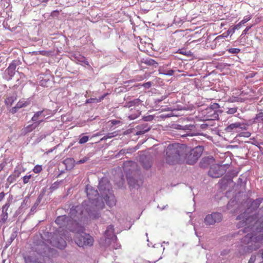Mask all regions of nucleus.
Segmentation results:
<instances>
[{"label": "nucleus", "instance_id": "f257e3e1", "mask_svg": "<svg viewBox=\"0 0 263 263\" xmlns=\"http://www.w3.org/2000/svg\"><path fill=\"white\" fill-rule=\"evenodd\" d=\"M87 195L89 200L84 201L82 205L72 207L69 212V216L62 215L56 219L55 222L60 229L65 228L70 231H76L79 223L77 221L83 218L96 219L99 217L98 211L104 208L103 201H99L98 191L87 189Z\"/></svg>", "mask_w": 263, "mask_h": 263}, {"label": "nucleus", "instance_id": "f03ea898", "mask_svg": "<svg viewBox=\"0 0 263 263\" xmlns=\"http://www.w3.org/2000/svg\"><path fill=\"white\" fill-rule=\"evenodd\" d=\"M87 195L89 200L84 201L82 205L72 207L69 212V216L62 215L56 219L55 222L60 229L65 228L70 231H76L79 223L77 221L83 218L96 219L99 217L98 211L104 208L103 201H99L98 191L87 189Z\"/></svg>", "mask_w": 263, "mask_h": 263}, {"label": "nucleus", "instance_id": "7ed1b4c3", "mask_svg": "<svg viewBox=\"0 0 263 263\" xmlns=\"http://www.w3.org/2000/svg\"><path fill=\"white\" fill-rule=\"evenodd\" d=\"M187 147L179 143L169 144L166 149L165 161L171 165L180 163L184 161Z\"/></svg>", "mask_w": 263, "mask_h": 263}, {"label": "nucleus", "instance_id": "20e7f679", "mask_svg": "<svg viewBox=\"0 0 263 263\" xmlns=\"http://www.w3.org/2000/svg\"><path fill=\"white\" fill-rule=\"evenodd\" d=\"M77 230L73 232H76L75 242L80 247L91 246L93 243V238L89 234L83 232L84 228L79 225L76 228Z\"/></svg>", "mask_w": 263, "mask_h": 263}, {"label": "nucleus", "instance_id": "39448f33", "mask_svg": "<svg viewBox=\"0 0 263 263\" xmlns=\"http://www.w3.org/2000/svg\"><path fill=\"white\" fill-rule=\"evenodd\" d=\"M66 233H67V231H60V232L58 233H54L50 240L49 243L53 246L63 249L66 246V242L65 240L66 239Z\"/></svg>", "mask_w": 263, "mask_h": 263}, {"label": "nucleus", "instance_id": "423d86ee", "mask_svg": "<svg viewBox=\"0 0 263 263\" xmlns=\"http://www.w3.org/2000/svg\"><path fill=\"white\" fill-rule=\"evenodd\" d=\"M222 216L218 212L212 213L208 215L204 218V222L207 225H213L216 222H219L222 220Z\"/></svg>", "mask_w": 263, "mask_h": 263}, {"label": "nucleus", "instance_id": "0eeeda50", "mask_svg": "<svg viewBox=\"0 0 263 263\" xmlns=\"http://www.w3.org/2000/svg\"><path fill=\"white\" fill-rule=\"evenodd\" d=\"M224 173L223 167L218 164L213 165L210 168L208 174L213 178H219Z\"/></svg>", "mask_w": 263, "mask_h": 263}, {"label": "nucleus", "instance_id": "6e6552de", "mask_svg": "<svg viewBox=\"0 0 263 263\" xmlns=\"http://www.w3.org/2000/svg\"><path fill=\"white\" fill-rule=\"evenodd\" d=\"M245 128L246 127L243 124H242L240 122H236L232 123L229 126H228L225 128V131L226 133L234 134L235 133L239 132L240 131V129L242 130Z\"/></svg>", "mask_w": 263, "mask_h": 263}, {"label": "nucleus", "instance_id": "1a4fd4ad", "mask_svg": "<svg viewBox=\"0 0 263 263\" xmlns=\"http://www.w3.org/2000/svg\"><path fill=\"white\" fill-rule=\"evenodd\" d=\"M29 104L30 102L28 101L20 100L15 106L9 109V112L12 114H14L17 111L18 109L27 107Z\"/></svg>", "mask_w": 263, "mask_h": 263}, {"label": "nucleus", "instance_id": "9d476101", "mask_svg": "<svg viewBox=\"0 0 263 263\" xmlns=\"http://www.w3.org/2000/svg\"><path fill=\"white\" fill-rule=\"evenodd\" d=\"M16 65L14 62L11 63L6 70L7 73L9 76L8 80H11L15 73Z\"/></svg>", "mask_w": 263, "mask_h": 263}, {"label": "nucleus", "instance_id": "9b49d317", "mask_svg": "<svg viewBox=\"0 0 263 263\" xmlns=\"http://www.w3.org/2000/svg\"><path fill=\"white\" fill-rule=\"evenodd\" d=\"M203 151V147L201 146H198L192 149L190 152L197 160L201 156Z\"/></svg>", "mask_w": 263, "mask_h": 263}, {"label": "nucleus", "instance_id": "f8f14e48", "mask_svg": "<svg viewBox=\"0 0 263 263\" xmlns=\"http://www.w3.org/2000/svg\"><path fill=\"white\" fill-rule=\"evenodd\" d=\"M185 153H186V152ZM184 160H185L186 163L193 165L198 160L196 159L192 155V153L190 152L189 154L185 153Z\"/></svg>", "mask_w": 263, "mask_h": 263}, {"label": "nucleus", "instance_id": "ddd939ff", "mask_svg": "<svg viewBox=\"0 0 263 263\" xmlns=\"http://www.w3.org/2000/svg\"><path fill=\"white\" fill-rule=\"evenodd\" d=\"M104 236L107 239L111 238L115 236L114 229L112 225H109L107 227V229L104 232Z\"/></svg>", "mask_w": 263, "mask_h": 263}, {"label": "nucleus", "instance_id": "4468645a", "mask_svg": "<svg viewBox=\"0 0 263 263\" xmlns=\"http://www.w3.org/2000/svg\"><path fill=\"white\" fill-rule=\"evenodd\" d=\"M37 127V126L33 125V124H30L26 127H24L22 130V134L26 135L28 133L31 132L33 130L35 129Z\"/></svg>", "mask_w": 263, "mask_h": 263}, {"label": "nucleus", "instance_id": "2eb2a0df", "mask_svg": "<svg viewBox=\"0 0 263 263\" xmlns=\"http://www.w3.org/2000/svg\"><path fill=\"white\" fill-rule=\"evenodd\" d=\"M16 95L7 97L5 100V103L7 107L11 106L14 102L16 100Z\"/></svg>", "mask_w": 263, "mask_h": 263}, {"label": "nucleus", "instance_id": "dca6fc26", "mask_svg": "<svg viewBox=\"0 0 263 263\" xmlns=\"http://www.w3.org/2000/svg\"><path fill=\"white\" fill-rule=\"evenodd\" d=\"M46 111L45 109L41 111H38L34 113V115L31 118V120L34 122H36L41 117H45V115H44V112Z\"/></svg>", "mask_w": 263, "mask_h": 263}, {"label": "nucleus", "instance_id": "f3484780", "mask_svg": "<svg viewBox=\"0 0 263 263\" xmlns=\"http://www.w3.org/2000/svg\"><path fill=\"white\" fill-rule=\"evenodd\" d=\"M251 15H247L245 16L243 19L241 21H240L238 24H237L234 26L233 30L234 31L235 29H238L240 28L242 25L245 24L246 23L250 21L251 19Z\"/></svg>", "mask_w": 263, "mask_h": 263}, {"label": "nucleus", "instance_id": "a211bd4d", "mask_svg": "<svg viewBox=\"0 0 263 263\" xmlns=\"http://www.w3.org/2000/svg\"><path fill=\"white\" fill-rule=\"evenodd\" d=\"M141 102V101L139 99H136L126 103V106L128 108L132 107L133 106L137 107L139 106Z\"/></svg>", "mask_w": 263, "mask_h": 263}, {"label": "nucleus", "instance_id": "6ab92c4d", "mask_svg": "<svg viewBox=\"0 0 263 263\" xmlns=\"http://www.w3.org/2000/svg\"><path fill=\"white\" fill-rule=\"evenodd\" d=\"M104 199L106 201V203L109 206H111L114 205H115V197L114 196H109L108 195H106L104 196Z\"/></svg>", "mask_w": 263, "mask_h": 263}, {"label": "nucleus", "instance_id": "aec40b11", "mask_svg": "<svg viewBox=\"0 0 263 263\" xmlns=\"http://www.w3.org/2000/svg\"><path fill=\"white\" fill-rule=\"evenodd\" d=\"M139 128H141V130L137 131L136 133L137 135H140L142 134H144L146 132H148L150 130V127L148 126L147 125H142L139 127Z\"/></svg>", "mask_w": 263, "mask_h": 263}, {"label": "nucleus", "instance_id": "412c9836", "mask_svg": "<svg viewBox=\"0 0 263 263\" xmlns=\"http://www.w3.org/2000/svg\"><path fill=\"white\" fill-rule=\"evenodd\" d=\"M8 218V212H4L2 213L1 215V218H0V228L1 226L5 223Z\"/></svg>", "mask_w": 263, "mask_h": 263}, {"label": "nucleus", "instance_id": "4be33fe9", "mask_svg": "<svg viewBox=\"0 0 263 263\" xmlns=\"http://www.w3.org/2000/svg\"><path fill=\"white\" fill-rule=\"evenodd\" d=\"M262 199L261 198H257L256 200H253L251 206L253 209H256L259 207L260 203L262 202Z\"/></svg>", "mask_w": 263, "mask_h": 263}, {"label": "nucleus", "instance_id": "5701e85b", "mask_svg": "<svg viewBox=\"0 0 263 263\" xmlns=\"http://www.w3.org/2000/svg\"><path fill=\"white\" fill-rule=\"evenodd\" d=\"M230 34V31L228 30L227 32L223 33L222 34L218 35L215 39L216 41H220V40L224 39L227 37Z\"/></svg>", "mask_w": 263, "mask_h": 263}, {"label": "nucleus", "instance_id": "b1692460", "mask_svg": "<svg viewBox=\"0 0 263 263\" xmlns=\"http://www.w3.org/2000/svg\"><path fill=\"white\" fill-rule=\"evenodd\" d=\"M256 122H263V112H260L256 115L254 119Z\"/></svg>", "mask_w": 263, "mask_h": 263}, {"label": "nucleus", "instance_id": "393cba45", "mask_svg": "<svg viewBox=\"0 0 263 263\" xmlns=\"http://www.w3.org/2000/svg\"><path fill=\"white\" fill-rule=\"evenodd\" d=\"M252 238V236L251 234H248L242 238V242L246 244H248L251 241Z\"/></svg>", "mask_w": 263, "mask_h": 263}, {"label": "nucleus", "instance_id": "a878e982", "mask_svg": "<svg viewBox=\"0 0 263 263\" xmlns=\"http://www.w3.org/2000/svg\"><path fill=\"white\" fill-rule=\"evenodd\" d=\"M118 134L115 132L113 133H108L107 135H105L102 138V140H106L107 139L111 138L116 136H117Z\"/></svg>", "mask_w": 263, "mask_h": 263}, {"label": "nucleus", "instance_id": "bb28decb", "mask_svg": "<svg viewBox=\"0 0 263 263\" xmlns=\"http://www.w3.org/2000/svg\"><path fill=\"white\" fill-rule=\"evenodd\" d=\"M136 110V112L134 114L129 115L128 117L130 120H134L139 117L140 115V112L137 109Z\"/></svg>", "mask_w": 263, "mask_h": 263}, {"label": "nucleus", "instance_id": "cd10ccee", "mask_svg": "<svg viewBox=\"0 0 263 263\" xmlns=\"http://www.w3.org/2000/svg\"><path fill=\"white\" fill-rule=\"evenodd\" d=\"M10 205V200H8L7 202L2 207V213L7 212L8 209Z\"/></svg>", "mask_w": 263, "mask_h": 263}, {"label": "nucleus", "instance_id": "c85d7f7f", "mask_svg": "<svg viewBox=\"0 0 263 263\" xmlns=\"http://www.w3.org/2000/svg\"><path fill=\"white\" fill-rule=\"evenodd\" d=\"M42 170L43 168L42 165H36L34 167L33 171L34 173L37 174L40 173L42 171Z\"/></svg>", "mask_w": 263, "mask_h": 263}, {"label": "nucleus", "instance_id": "c756f323", "mask_svg": "<svg viewBox=\"0 0 263 263\" xmlns=\"http://www.w3.org/2000/svg\"><path fill=\"white\" fill-rule=\"evenodd\" d=\"M145 63L148 65H157L158 63L153 59H149L145 61Z\"/></svg>", "mask_w": 263, "mask_h": 263}, {"label": "nucleus", "instance_id": "7c9ffc66", "mask_svg": "<svg viewBox=\"0 0 263 263\" xmlns=\"http://www.w3.org/2000/svg\"><path fill=\"white\" fill-rule=\"evenodd\" d=\"M88 136H84L80 139L79 142L80 144H83L87 142L88 141Z\"/></svg>", "mask_w": 263, "mask_h": 263}, {"label": "nucleus", "instance_id": "2f4dec72", "mask_svg": "<svg viewBox=\"0 0 263 263\" xmlns=\"http://www.w3.org/2000/svg\"><path fill=\"white\" fill-rule=\"evenodd\" d=\"M228 51L230 53H238L240 52V49L239 48H230L228 49Z\"/></svg>", "mask_w": 263, "mask_h": 263}, {"label": "nucleus", "instance_id": "473e14b6", "mask_svg": "<svg viewBox=\"0 0 263 263\" xmlns=\"http://www.w3.org/2000/svg\"><path fill=\"white\" fill-rule=\"evenodd\" d=\"M142 165L144 168L147 170L151 167L152 164L150 161H147L145 163L143 162Z\"/></svg>", "mask_w": 263, "mask_h": 263}, {"label": "nucleus", "instance_id": "72a5a7b5", "mask_svg": "<svg viewBox=\"0 0 263 263\" xmlns=\"http://www.w3.org/2000/svg\"><path fill=\"white\" fill-rule=\"evenodd\" d=\"M31 177H32L31 175H26V176H24L23 177V181L24 184H26V183H28L29 179L31 178Z\"/></svg>", "mask_w": 263, "mask_h": 263}, {"label": "nucleus", "instance_id": "f704fd0d", "mask_svg": "<svg viewBox=\"0 0 263 263\" xmlns=\"http://www.w3.org/2000/svg\"><path fill=\"white\" fill-rule=\"evenodd\" d=\"M237 108L236 107L230 108H228L227 111V113L228 114H234L237 111Z\"/></svg>", "mask_w": 263, "mask_h": 263}, {"label": "nucleus", "instance_id": "c9c22d12", "mask_svg": "<svg viewBox=\"0 0 263 263\" xmlns=\"http://www.w3.org/2000/svg\"><path fill=\"white\" fill-rule=\"evenodd\" d=\"M61 11L56 10L51 12L50 16L52 17H58Z\"/></svg>", "mask_w": 263, "mask_h": 263}, {"label": "nucleus", "instance_id": "e433bc0d", "mask_svg": "<svg viewBox=\"0 0 263 263\" xmlns=\"http://www.w3.org/2000/svg\"><path fill=\"white\" fill-rule=\"evenodd\" d=\"M75 58L80 63H83V62H84V61L85 60V57L80 54L78 56L75 57Z\"/></svg>", "mask_w": 263, "mask_h": 263}, {"label": "nucleus", "instance_id": "4c0bfd02", "mask_svg": "<svg viewBox=\"0 0 263 263\" xmlns=\"http://www.w3.org/2000/svg\"><path fill=\"white\" fill-rule=\"evenodd\" d=\"M240 137H249L251 136V133L249 132H241L239 135Z\"/></svg>", "mask_w": 263, "mask_h": 263}, {"label": "nucleus", "instance_id": "58836bf2", "mask_svg": "<svg viewBox=\"0 0 263 263\" xmlns=\"http://www.w3.org/2000/svg\"><path fill=\"white\" fill-rule=\"evenodd\" d=\"M40 53L41 54H42L43 55L49 56L51 54V52L50 51L42 50V51H40Z\"/></svg>", "mask_w": 263, "mask_h": 263}, {"label": "nucleus", "instance_id": "ea45409f", "mask_svg": "<svg viewBox=\"0 0 263 263\" xmlns=\"http://www.w3.org/2000/svg\"><path fill=\"white\" fill-rule=\"evenodd\" d=\"M98 100V98H90L87 101V102L90 103H99L100 101H97Z\"/></svg>", "mask_w": 263, "mask_h": 263}, {"label": "nucleus", "instance_id": "a19ab883", "mask_svg": "<svg viewBox=\"0 0 263 263\" xmlns=\"http://www.w3.org/2000/svg\"><path fill=\"white\" fill-rule=\"evenodd\" d=\"M154 119L153 116H148L146 117H144L143 119L145 121H152Z\"/></svg>", "mask_w": 263, "mask_h": 263}, {"label": "nucleus", "instance_id": "79ce46f5", "mask_svg": "<svg viewBox=\"0 0 263 263\" xmlns=\"http://www.w3.org/2000/svg\"><path fill=\"white\" fill-rule=\"evenodd\" d=\"M193 127H194V126L193 125L190 124L189 125H185L182 129H184V130H186V129L191 130V129H192V128Z\"/></svg>", "mask_w": 263, "mask_h": 263}, {"label": "nucleus", "instance_id": "37998d69", "mask_svg": "<svg viewBox=\"0 0 263 263\" xmlns=\"http://www.w3.org/2000/svg\"><path fill=\"white\" fill-rule=\"evenodd\" d=\"M256 259V256H251L248 263H254Z\"/></svg>", "mask_w": 263, "mask_h": 263}, {"label": "nucleus", "instance_id": "c03bdc74", "mask_svg": "<svg viewBox=\"0 0 263 263\" xmlns=\"http://www.w3.org/2000/svg\"><path fill=\"white\" fill-rule=\"evenodd\" d=\"M151 82H148L142 84V86L145 88H149L151 86Z\"/></svg>", "mask_w": 263, "mask_h": 263}, {"label": "nucleus", "instance_id": "a18cd8bd", "mask_svg": "<svg viewBox=\"0 0 263 263\" xmlns=\"http://www.w3.org/2000/svg\"><path fill=\"white\" fill-rule=\"evenodd\" d=\"M6 164L7 163L6 162H3L0 164V172L4 169Z\"/></svg>", "mask_w": 263, "mask_h": 263}, {"label": "nucleus", "instance_id": "49530a36", "mask_svg": "<svg viewBox=\"0 0 263 263\" xmlns=\"http://www.w3.org/2000/svg\"><path fill=\"white\" fill-rule=\"evenodd\" d=\"M128 184L130 186H133L134 187H136V184L134 183H133V179H128Z\"/></svg>", "mask_w": 263, "mask_h": 263}, {"label": "nucleus", "instance_id": "de8ad7c7", "mask_svg": "<svg viewBox=\"0 0 263 263\" xmlns=\"http://www.w3.org/2000/svg\"><path fill=\"white\" fill-rule=\"evenodd\" d=\"M108 95V93H105L104 95H103V96H102L101 97H99V98H98V100H97V101H100V102H101V101L102 100H103L105 98V97L106 96H107Z\"/></svg>", "mask_w": 263, "mask_h": 263}, {"label": "nucleus", "instance_id": "09e8293b", "mask_svg": "<svg viewBox=\"0 0 263 263\" xmlns=\"http://www.w3.org/2000/svg\"><path fill=\"white\" fill-rule=\"evenodd\" d=\"M15 180V178L13 176H9L8 178H7L8 181L10 182V183L12 182Z\"/></svg>", "mask_w": 263, "mask_h": 263}, {"label": "nucleus", "instance_id": "8fccbe9b", "mask_svg": "<svg viewBox=\"0 0 263 263\" xmlns=\"http://www.w3.org/2000/svg\"><path fill=\"white\" fill-rule=\"evenodd\" d=\"M252 26L248 27H247L242 32V33L241 35H245L248 32V31L249 30V29L251 28Z\"/></svg>", "mask_w": 263, "mask_h": 263}, {"label": "nucleus", "instance_id": "3c124183", "mask_svg": "<svg viewBox=\"0 0 263 263\" xmlns=\"http://www.w3.org/2000/svg\"><path fill=\"white\" fill-rule=\"evenodd\" d=\"M174 73V71L173 70H169L166 71L165 73V74L169 75V76H172Z\"/></svg>", "mask_w": 263, "mask_h": 263}, {"label": "nucleus", "instance_id": "603ef678", "mask_svg": "<svg viewBox=\"0 0 263 263\" xmlns=\"http://www.w3.org/2000/svg\"><path fill=\"white\" fill-rule=\"evenodd\" d=\"M5 194L4 192L0 193V201H1L5 197Z\"/></svg>", "mask_w": 263, "mask_h": 263}, {"label": "nucleus", "instance_id": "864d4df0", "mask_svg": "<svg viewBox=\"0 0 263 263\" xmlns=\"http://www.w3.org/2000/svg\"><path fill=\"white\" fill-rule=\"evenodd\" d=\"M44 121L43 120H37L36 122H35V123L36 124L35 126H37V127L42 123Z\"/></svg>", "mask_w": 263, "mask_h": 263}, {"label": "nucleus", "instance_id": "5fc2aeb1", "mask_svg": "<svg viewBox=\"0 0 263 263\" xmlns=\"http://www.w3.org/2000/svg\"><path fill=\"white\" fill-rule=\"evenodd\" d=\"M111 123L113 124V125H115V124H117L118 123H119L120 122L119 121H118V120H111Z\"/></svg>", "mask_w": 263, "mask_h": 263}, {"label": "nucleus", "instance_id": "6e6d98bb", "mask_svg": "<svg viewBox=\"0 0 263 263\" xmlns=\"http://www.w3.org/2000/svg\"><path fill=\"white\" fill-rule=\"evenodd\" d=\"M83 63H84L86 65L90 66L89 63L88 62V61L87 60V59L86 58H85V60L84 61V62H83Z\"/></svg>", "mask_w": 263, "mask_h": 263}, {"label": "nucleus", "instance_id": "4d7b16f0", "mask_svg": "<svg viewBox=\"0 0 263 263\" xmlns=\"http://www.w3.org/2000/svg\"><path fill=\"white\" fill-rule=\"evenodd\" d=\"M243 216H241V215H239L237 218H236V219H238V220H241V219H243ZM242 221H243V219H242Z\"/></svg>", "mask_w": 263, "mask_h": 263}, {"label": "nucleus", "instance_id": "13d9d810", "mask_svg": "<svg viewBox=\"0 0 263 263\" xmlns=\"http://www.w3.org/2000/svg\"><path fill=\"white\" fill-rule=\"evenodd\" d=\"M85 161H86V160L84 159H82V160H80V161H79L78 163H83Z\"/></svg>", "mask_w": 263, "mask_h": 263}, {"label": "nucleus", "instance_id": "bf43d9fd", "mask_svg": "<svg viewBox=\"0 0 263 263\" xmlns=\"http://www.w3.org/2000/svg\"><path fill=\"white\" fill-rule=\"evenodd\" d=\"M210 110L211 111H213L214 113L215 114V111L213 110L212 108H207L206 109V110Z\"/></svg>", "mask_w": 263, "mask_h": 263}, {"label": "nucleus", "instance_id": "052dcab7", "mask_svg": "<svg viewBox=\"0 0 263 263\" xmlns=\"http://www.w3.org/2000/svg\"><path fill=\"white\" fill-rule=\"evenodd\" d=\"M49 1V0H42V3H47Z\"/></svg>", "mask_w": 263, "mask_h": 263}, {"label": "nucleus", "instance_id": "680f3d73", "mask_svg": "<svg viewBox=\"0 0 263 263\" xmlns=\"http://www.w3.org/2000/svg\"><path fill=\"white\" fill-rule=\"evenodd\" d=\"M165 116L166 117H170L172 116V115L171 114H168L167 115H165Z\"/></svg>", "mask_w": 263, "mask_h": 263}, {"label": "nucleus", "instance_id": "e2e57ef3", "mask_svg": "<svg viewBox=\"0 0 263 263\" xmlns=\"http://www.w3.org/2000/svg\"><path fill=\"white\" fill-rule=\"evenodd\" d=\"M99 186H100V190H101V185L100 183H99Z\"/></svg>", "mask_w": 263, "mask_h": 263}]
</instances>
